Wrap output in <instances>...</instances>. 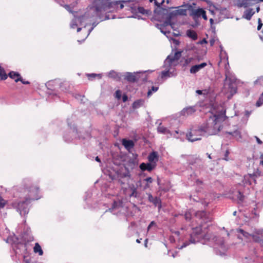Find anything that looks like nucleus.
<instances>
[{"label":"nucleus","mask_w":263,"mask_h":263,"mask_svg":"<svg viewBox=\"0 0 263 263\" xmlns=\"http://www.w3.org/2000/svg\"><path fill=\"white\" fill-rule=\"evenodd\" d=\"M126 10H130L133 13H134L136 12V7L134 3V1L133 0V2L130 4H126Z\"/></svg>","instance_id":"obj_37"},{"label":"nucleus","mask_w":263,"mask_h":263,"mask_svg":"<svg viewBox=\"0 0 263 263\" xmlns=\"http://www.w3.org/2000/svg\"><path fill=\"white\" fill-rule=\"evenodd\" d=\"M157 132L158 133L167 135L168 137L173 136L176 138H178L176 135V134H179V130H175V132L174 133H173L170 131V130L168 128L162 125L161 123H160V124L158 126Z\"/></svg>","instance_id":"obj_12"},{"label":"nucleus","mask_w":263,"mask_h":263,"mask_svg":"<svg viewBox=\"0 0 263 263\" xmlns=\"http://www.w3.org/2000/svg\"><path fill=\"white\" fill-rule=\"evenodd\" d=\"M137 11L138 13H141L142 14H148V11L147 10H145L142 7H138L137 8Z\"/></svg>","instance_id":"obj_46"},{"label":"nucleus","mask_w":263,"mask_h":263,"mask_svg":"<svg viewBox=\"0 0 263 263\" xmlns=\"http://www.w3.org/2000/svg\"><path fill=\"white\" fill-rule=\"evenodd\" d=\"M186 35L193 41H196L198 39L197 33L192 29H189L186 31Z\"/></svg>","instance_id":"obj_32"},{"label":"nucleus","mask_w":263,"mask_h":263,"mask_svg":"<svg viewBox=\"0 0 263 263\" xmlns=\"http://www.w3.org/2000/svg\"><path fill=\"white\" fill-rule=\"evenodd\" d=\"M148 160L150 163L156 164V162L158 160V155L157 152H153L151 153L148 156Z\"/></svg>","instance_id":"obj_27"},{"label":"nucleus","mask_w":263,"mask_h":263,"mask_svg":"<svg viewBox=\"0 0 263 263\" xmlns=\"http://www.w3.org/2000/svg\"><path fill=\"white\" fill-rule=\"evenodd\" d=\"M121 91L119 90H118L116 91V97L118 99H120L121 98Z\"/></svg>","instance_id":"obj_60"},{"label":"nucleus","mask_w":263,"mask_h":263,"mask_svg":"<svg viewBox=\"0 0 263 263\" xmlns=\"http://www.w3.org/2000/svg\"><path fill=\"white\" fill-rule=\"evenodd\" d=\"M176 65V63H174L170 60V57H167L164 61L163 66L165 68V70L169 69V70L172 71L173 69L175 70V67Z\"/></svg>","instance_id":"obj_18"},{"label":"nucleus","mask_w":263,"mask_h":263,"mask_svg":"<svg viewBox=\"0 0 263 263\" xmlns=\"http://www.w3.org/2000/svg\"><path fill=\"white\" fill-rule=\"evenodd\" d=\"M68 125L69 126V129L67 133H65L63 136V138L65 141L67 142H71L74 138H76L77 136L79 139H85V137H82L78 135V131L76 127L74 125L72 127L68 123Z\"/></svg>","instance_id":"obj_10"},{"label":"nucleus","mask_w":263,"mask_h":263,"mask_svg":"<svg viewBox=\"0 0 263 263\" xmlns=\"http://www.w3.org/2000/svg\"><path fill=\"white\" fill-rule=\"evenodd\" d=\"M122 144L128 151H129L130 149L133 148L134 146V142L131 140L123 139L122 141Z\"/></svg>","instance_id":"obj_29"},{"label":"nucleus","mask_w":263,"mask_h":263,"mask_svg":"<svg viewBox=\"0 0 263 263\" xmlns=\"http://www.w3.org/2000/svg\"><path fill=\"white\" fill-rule=\"evenodd\" d=\"M181 55V51H176L174 53V54H170L167 57H170V60L172 61L174 63H176L177 64V62L178 60L180 59Z\"/></svg>","instance_id":"obj_31"},{"label":"nucleus","mask_w":263,"mask_h":263,"mask_svg":"<svg viewBox=\"0 0 263 263\" xmlns=\"http://www.w3.org/2000/svg\"><path fill=\"white\" fill-rule=\"evenodd\" d=\"M92 196V193L90 191H88L85 193V196L84 198V200L85 201L89 200V199L91 198Z\"/></svg>","instance_id":"obj_52"},{"label":"nucleus","mask_w":263,"mask_h":263,"mask_svg":"<svg viewBox=\"0 0 263 263\" xmlns=\"http://www.w3.org/2000/svg\"><path fill=\"white\" fill-rule=\"evenodd\" d=\"M220 57L222 58V57H223L224 58H226V60L227 61V65H226V67H225V68H226V72H225L226 79H225V80H227L229 78V71L227 69V66H229V62H228V56L226 51H224L223 50V47L221 45L220 46Z\"/></svg>","instance_id":"obj_23"},{"label":"nucleus","mask_w":263,"mask_h":263,"mask_svg":"<svg viewBox=\"0 0 263 263\" xmlns=\"http://www.w3.org/2000/svg\"><path fill=\"white\" fill-rule=\"evenodd\" d=\"M263 104V92L261 94L258 100L256 103V106L260 107Z\"/></svg>","instance_id":"obj_48"},{"label":"nucleus","mask_w":263,"mask_h":263,"mask_svg":"<svg viewBox=\"0 0 263 263\" xmlns=\"http://www.w3.org/2000/svg\"><path fill=\"white\" fill-rule=\"evenodd\" d=\"M254 138L256 139V142H257L258 144H262V141L257 136H255Z\"/></svg>","instance_id":"obj_61"},{"label":"nucleus","mask_w":263,"mask_h":263,"mask_svg":"<svg viewBox=\"0 0 263 263\" xmlns=\"http://www.w3.org/2000/svg\"><path fill=\"white\" fill-rule=\"evenodd\" d=\"M196 111L195 107L194 106L187 107L183 108L180 112V114L182 116H189L192 115Z\"/></svg>","instance_id":"obj_25"},{"label":"nucleus","mask_w":263,"mask_h":263,"mask_svg":"<svg viewBox=\"0 0 263 263\" xmlns=\"http://www.w3.org/2000/svg\"><path fill=\"white\" fill-rule=\"evenodd\" d=\"M248 119L247 117H245L244 116L241 119V122L243 124L246 125L248 122Z\"/></svg>","instance_id":"obj_58"},{"label":"nucleus","mask_w":263,"mask_h":263,"mask_svg":"<svg viewBox=\"0 0 263 263\" xmlns=\"http://www.w3.org/2000/svg\"><path fill=\"white\" fill-rule=\"evenodd\" d=\"M117 176L118 181L121 185L128 184L131 179L130 172L122 167L117 171Z\"/></svg>","instance_id":"obj_9"},{"label":"nucleus","mask_w":263,"mask_h":263,"mask_svg":"<svg viewBox=\"0 0 263 263\" xmlns=\"http://www.w3.org/2000/svg\"><path fill=\"white\" fill-rule=\"evenodd\" d=\"M177 76V73L175 70L173 69L172 71L164 70L161 72L160 77L162 79H166L168 78L175 77Z\"/></svg>","instance_id":"obj_20"},{"label":"nucleus","mask_w":263,"mask_h":263,"mask_svg":"<svg viewBox=\"0 0 263 263\" xmlns=\"http://www.w3.org/2000/svg\"><path fill=\"white\" fill-rule=\"evenodd\" d=\"M7 201L4 199L2 197H0V210L3 209L6 205Z\"/></svg>","instance_id":"obj_50"},{"label":"nucleus","mask_w":263,"mask_h":263,"mask_svg":"<svg viewBox=\"0 0 263 263\" xmlns=\"http://www.w3.org/2000/svg\"><path fill=\"white\" fill-rule=\"evenodd\" d=\"M256 175L253 174H248L244 176L245 183L251 185L252 183H256Z\"/></svg>","instance_id":"obj_24"},{"label":"nucleus","mask_w":263,"mask_h":263,"mask_svg":"<svg viewBox=\"0 0 263 263\" xmlns=\"http://www.w3.org/2000/svg\"><path fill=\"white\" fill-rule=\"evenodd\" d=\"M156 166V164L150 163L149 162L146 163L142 162L140 164L139 168L142 171H147L148 172H151L154 169Z\"/></svg>","instance_id":"obj_19"},{"label":"nucleus","mask_w":263,"mask_h":263,"mask_svg":"<svg viewBox=\"0 0 263 263\" xmlns=\"http://www.w3.org/2000/svg\"><path fill=\"white\" fill-rule=\"evenodd\" d=\"M139 73L140 72L134 73L126 72L122 73V77H124V79L128 82L134 83L138 81L139 78L137 77L136 74Z\"/></svg>","instance_id":"obj_14"},{"label":"nucleus","mask_w":263,"mask_h":263,"mask_svg":"<svg viewBox=\"0 0 263 263\" xmlns=\"http://www.w3.org/2000/svg\"><path fill=\"white\" fill-rule=\"evenodd\" d=\"M144 100L143 99H138L134 101L132 104L134 109H137L144 105Z\"/></svg>","instance_id":"obj_33"},{"label":"nucleus","mask_w":263,"mask_h":263,"mask_svg":"<svg viewBox=\"0 0 263 263\" xmlns=\"http://www.w3.org/2000/svg\"><path fill=\"white\" fill-rule=\"evenodd\" d=\"M252 214H253L256 217H259V214L257 212L256 210L254 209L252 211Z\"/></svg>","instance_id":"obj_63"},{"label":"nucleus","mask_w":263,"mask_h":263,"mask_svg":"<svg viewBox=\"0 0 263 263\" xmlns=\"http://www.w3.org/2000/svg\"><path fill=\"white\" fill-rule=\"evenodd\" d=\"M56 83V81H49L46 84V86L48 89L52 90L53 89L52 86H53Z\"/></svg>","instance_id":"obj_43"},{"label":"nucleus","mask_w":263,"mask_h":263,"mask_svg":"<svg viewBox=\"0 0 263 263\" xmlns=\"http://www.w3.org/2000/svg\"><path fill=\"white\" fill-rule=\"evenodd\" d=\"M66 10H67L68 12H69L70 13H71L73 14V16H74V18H75L76 17L77 18H78L79 16H77L76 15V14L77 13L76 12H74V11H72L71 9V8L70 7L69 5H64L63 6Z\"/></svg>","instance_id":"obj_45"},{"label":"nucleus","mask_w":263,"mask_h":263,"mask_svg":"<svg viewBox=\"0 0 263 263\" xmlns=\"http://www.w3.org/2000/svg\"><path fill=\"white\" fill-rule=\"evenodd\" d=\"M128 17L129 18H137L138 20H143V17H141V16H140V15L139 14H133V15L130 16H128Z\"/></svg>","instance_id":"obj_55"},{"label":"nucleus","mask_w":263,"mask_h":263,"mask_svg":"<svg viewBox=\"0 0 263 263\" xmlns=\"http://www.w3.org/2000/svg\"><path fill=\"white\" fill-rule=\"evenodd\" d=\"M108 77L113 79L114 80L120 81L122 78V73L118 72L115 70H110L109 72L107 73Z\"/></svg>","instance_id":"obj_22"},{"label":"nucleus","mask_w":263,"mask_h":263,"mask_svg":"<svg viewBox=\"0 0 263 263\" xmlns=\"http://www.w3.org/2000/svg\"><path fill=\"white\" fill-rule=\"evenodd\" d=\"M129 187L132 192L131 193H130L129 194V196L136 198L138 196L137 188L135 187V186L134 184H132V185H129Z\"/></svg>","instance_id":"obj_35"},{"label":"nucleus","mask_w":263,"mask_h":263,"mask_svg":"<svg viewBox=\"0 0 263 263\" xmlns=\"http://www.w3.org/2000/svg\"><path fill=\"white\" fill-rule=\"evenodd\" d=\"M176 11L177 13V15H186V12H187L186 9L179 8L178 10H176Z\"/></svg>","instance_id":"obj_42"},{"label":"nucleus","mask_w":263,"mask_h":263,"mask_svg":"<svg viewBox=\"0 0 263 263\" xmlns=\"http://www.w3.org/2000/svg\"><path fill=\"white\" fill-rule=\"evenodd\" d=\"M255 12L253 9H248L244 11L242 17L249 21L251 19L252 16L254 14Z\"/></svg>","instance_id":"obj_28"},{"label":"nucleus","mask_w":263,"mask_h":263,"mask_svg":"<svg viewBox=\"0 0 263 263\" xmlns=\"http://www.w3.org/2000/svg\"><path fill=\"white\" fill-rule=\"evenodd\" d=\"M201 16H202L204 20H208V17L206 15V12L204 10H203Z\"/></svg>","instance_id":"obj_59"},{"label":"nucleus","mask_w":263,"mask_h":263,"mask_svg":"<svg viewBox=\"0 0 263 263\" xmlns=\"http://www.w3.org/2000/svg\"><path fill=\"white\" fill-rule=\"evenodd\" d=\"M251 114V111L248 110L245 111V115L244 116L245 117H247V119H249V117Z\"/></svg>","instance_id":"obj_64"},{"label":"nucleus","mask_w":263,"mask_h":263,"mask_svg":"<svg viewBox=\"0 0 263 263\" xmlns=\"http://www.w3.org/2000/svg\"><path fill=\"white\" fill-rule=\"evenodd\" d=\"M252 238L253 241L258 243L261 247H263V239H262L259 236L256 235H252Z\"/></svg>","instance_id":"obj_34"},{"label":"nucleus","mask_w":263,"mask_h":263,"mask_svg":"<svg viewBox=\"0 0 263 263\" xmlns=\"http://www.w3.org/2000/svg\"><path fill=\"white\" fill-rule=\"evenodd\" d=\"M207 65V64L205 62L202 63L200 64L195 65L191 67L190 69V72L191 73H196L198 72L200 69L204 68Z\"/></svg>","instance_id":"obj_26"},{"label":"nucleus","mask_w":263,"mask_h":263,"mask_svg":"<svg viewBox=\"0 0 263 263\" xmlns=\"http://www.w3.org/2000/svg\"><path fill=\"white\" fill-rule=\"evenodd\" d=\"M15 81L16 82L21 81L24 84H29L30 83V82L29 81L24 80L21 77L20 78H17L16 79H15Z\"/></svg>","instance_id":"obj_53"},{"label":"nucleus","mask_w":263,"mask_h":263,"mask_svg":"<svg viewBox=\"0 0 263 263\" xmlns=\"http://www.w3.org/2000/svg\"><path fill=\"white\" fill-rule=\"evenodd\" d=\"M16 190V195L20 199L12 202L11 205L21 216H25L29 213L31 201L42 197L40 187L32 179L26 178Z\"/></svg>","instance_id":"obj_1"},{"label":"nucleus","mask_w":263,"mask_h":263,"mask_svg":"<svg viewBox=\"0 0 263 263\" xmlns=\"http://www.w3.org/2000/svg\"><path fill=\"white\" fill-rule=\"evenodd\" d=\"M263 82V77H260L258 78L256 80L254 81L255 84H257L259 83L260 84H261V82Z\"/></svg>","instance_id":"obj_57"},{"label":"nucleus","mask_w":263,"mask_h":263,"mask_svg":"<svg viewBox=\"0 0 263 263\" xmlns=\"http://www.w3.org/2000/svg\"><path fill=\"white\" fill-rule=\"evenodd\" d=\"M154 13L156 17L159 16L165 19V24L166 25H172V19L177 15L176 10L170 12L168 9L159 6L154 10Z\"/></svg>","instance_id":"obj_8"},{"label":"nucleus","mask_w":263,"mask_h":263,"mask_svg":"<svg viewBox=\"0 0 263 263\" xmlns=\"http://www.w3.org/2000/svg\"><path fill=\"white\" fill-rule=\"evenodd\" d=\"M204 239L214 243V250L217 255L221 256L226 255L228 247L224 244L223 237L214 235L210 236V234H206L204 236Z\"/></svg>","instance_id":"obj_7"},{"label":"nucleus","mask_w":263,"mask_h":263,"mask_svg":"<svg viewBox=\"0 0 263 263\" xmlns=\"http://www.w3.org/2000/svg\"><path fill=\"white\" fill-rule=\"evenodd\" d=\"M189 10L190 11V15L191 16L194 20H196L201 17L202 12L203 10L202 8H198L197 9H195L192 8V7L190 5L189 6Z\"/></svg>","instance_id":"obj_16"},{"label":"nucleus","mask_w":263,"mask_h":263,"mask_svg":"<svg viewBox=\"0 0 263 263\" xmlns=\"http://www.w3.org/2000/svg\"><path fill=\"white\" fill-rule=\"evenodd\" d=\"M123 208V202L120 200L114 201L112 206L109 209V210L114 214H118L119 212H121Z\"/></svg>","instance_id":"obj_13"},{"label":"nucleus","mask_w":263,"mask_h":263,"mask_svg":"<svg viewBox=\"0 0 263 263\" xmlns=\"http://www.w3.org/2000/svg\"><path fill=\"white\" fill-rule=\"evenodd\" d=\"M95 6V1L93 2L92 6H88L87 8L85 13L79 16L78 18L76 17L72 20L70 26L72 29H74L78 26V23L81 26H83L84 29H86V27L89 25H91V27L88 29L86 32L87 33L83 41H84L90 34V32L93 30L96 26L99 23V22L96 21V18H99L100 21L101 20L99 16L93 15L92 14H88V11L90 10V8Z\"/></svg>","instance_id":"obj_5"},{"label":"nucleus","mask_w":263,"mask_h":263,"mask_svg":"<svg viewBox=\"0 0 263 263\" xmlns=\"http://www.w3.org/2000/svg\"><path fill=\"white\" fill-rule=\"evenodd\" d=\"M6 241L11 243L13 250L16 254L20 253L23 254V261L25 263H30V258L27 255L26 243L18 242V239L15 235L9 236Z\"/></svg>","instance_id":"obj_6"},{"label":"nucleus","mask_w":263,"mask_h":263,"mask_svg":"<svg viewBox=\"0 0 263 263\" xmlns=\"http://www.w3.org/2000/svg\"><path fill=\"white\" fill-rule=\"evenodd\" d=\"M7 77L8 76L6 74L4 69L0 66V79L2 80H5L7 78Z\"/></svg>","instance_id":"obj_40"},{"label":"nucleus","mask_w":263,"mask_h":263,"mask_svg":"<svg viewBox=\"0 0 263 263\" xmlns=\"http://www.w3.org/2000/svg\"><path fill=\"white\" fill-rule=\"evenodd\" d=\"M147 195L148 201L152 203L155 206H157L160 210L162 207L160 198L158 197H154L151 193H147Z\"/></svg>","instance_id":"obj_15"},{"label":"nucleus","mask_w":263,"mask_h":263,"mask_svg":"<svg viewBox=\"0 0 263 263\" xmlns=\"http://www.w3.org/2000/svg\"><path fill=\"white\" fill-rule=\"evenodd\" d=\"M159 89V87L158 86H153L151 88V89H150L148 92H147V96L149 97L150 96H151L153 92H156Z\"/></svg>","instance_id":"obj_44"},{"label":"nucleus","mask_w":263,"mask_h":263,"mask_svg":"<svg viewBox=\"0 0 263 263\" xmlns=\"http://www.w3.org/2000/svg\"><path fill=\"white\" fill-rule=\"evenodd\" d=\"M87 76L88 77L89 80H91V79L95 78L96 77H98L99 79H101L102 78V74L88 73L87 74Z\"/></svg>","instance_id":"obj_47"},{"label":"nucleus","mask_w":263,"mask_h":263,"mask_svg":"<svg viewBox=\"0 0 263 263\" xmlns=\"http://www.w3.org/2000/svg\"><path fill=\"white\" fill-rule=\"evenodd\" d=\"M157 228H158V226H157V223L154 221H152L150 222V223L148 226L147 230V231H149L151 230V229L152 228V229H154V230L155 231H156Z\"/></svg>","instance_id":"obj_41"},{"label":"nucleus","mask_w":263,"mask_h":263,"mask_svg":"<svg viewBox=\"0 0 263 263\" xmlns=\"http://www.w3.org/2000/svg\"><path fill=\"white\" fill-rule=\"evenodd\" d=\"M193 214L195 217L200 220V226L192 229V232L186 236L182 245H178V249H182L191 243H195L200 241L203 237V234L202 231L201 226L203 223L210 222L212 219V216L210 213H207L204 211H199L194 212V210H189L184 214V218L186 221H190Z\"/></svg>","instance_id":"obj_3"},{"label":"nucleus","mask_w":263,"mask_h":263,"mask_svg":"<svg viewBox=\"0 0 263 263\" xmlns=\"http://www.w3.org/2000/svg\"><path fill=\"white\" fill-rule=\"evenodd\" d=\"M225 112H211L206 122L193 129L186 134L187 139L192 142L201 139V136H208L217 134L221 129V122L225 120Z\"/></svg>","instance_id":"obj_2"},{"label":"nucleus","mask_w":263,"mask_h":263,"mask_svg":"<svg viewBox=\"0 0 263 263\" xmlns=\"http://www.w3.org/2000/svg\"><path fill=\"white\" fill-rule=\"evenodd\" d=\"M133 0L128 1H116L111 2V0H95V6L90 8L89 14H92L99 17L101 21L114 19L115 18L113 15L109 16L108 12L113 11L117 9L119 6L120 9H123L126 4H130Z\"/></svg>","instance_id":"obj_4"},{"label":"nucleus","mask_w":263,"mask_h":263,"mask_svg":"<svg viewBox=\"0 0 263 263\" xmlns=\"http://www.w3.org/2000/svg\"><path fill=\"white\" fill-rule=\"evenodd\" d=\"M262 23L261 20L260 18H258V26H257V30H260L262 27Z\"/></svg>","instance_id":"obj_54"},{"label":"nucleus","mask_w":263,"mask_h":263,"mask_svg":"<svg viewBox=\"0 0 263 263\" xmlns=\"http://www.w3.org/2000/svg\"><path fill=\"white\" fill-rule=\"evenodd\" d=\"M144 181H146L148 184L152 183L153 182V179L151 177H147L143 180Z\"/></svg>","instance_id":"obj_56"},{"label":"nucleus","mask_w":263,"mask_h":263,"mask_svg":"<svg viewBox=\"0 0 263 263\" xmlns=\"http://www.w3.org/2000/svg\"><path fill=\"white\" fill-rule=\"evenodd\" d=\"M225 137L226 138H231L233 137L234 138L236 139L237 140H239L241 139V132L239 130H235L233 132H227L225 133Z\"/></svg>","instance_id":"obj_21"},{"label":"nucleus","mask_w":263,"mask_h":263,"mask_svg":"<svg viewBox=\"0 0 263 263\" xmlns=\"http://www.w3.org/2000/svg\"><path fill=\"white\" fill-rule=\"evenodd\" d=\"M34 252L35 253H38L39 255L41 256L43 254V251L40 245L37 243H35V246L33 248Z\"/></svg>","instance_id":"obj_36"},{"label":"nucleus","mask_w":263,"mask_h":263,"mask_svg":"<svg viewBox=\"0 0 263 263\" xmlns=\"http://www.w3.org/2000/svg\"><path fill=\"white\" fill-rule=\"evenodd\" d=\"M237 232L240 233L242 235V236H243L246 239H249L250 237H252V235L241 229H238Z\"/></svg>","instance_id":"obj_38"},{"label":"nucleus","mask_w":263,"mask_h":263,"mask_svg":"<svg viewBox=\"0 0 263 263\" xmlns=\"http://www.w3.org/2000/svg\"><path fill=\"white\" fill-rule=\"evenodd\" d=\"M230 91L232 95L236 93L237 88L236 87L233 86L232 84H230L229 86Z\"/></svg>","instance_id":"obj_49"},{"label":"nucleus","mask_w":263,"mask_h":263,"mask_svg":"<svg viewBox=\"0 0 263 263\" xmlns=\"http://www.w3.org/2000/svg\"><path fill=\"white\" fill-rule=\"evenodd\" d=\"M236 196H237V198L238 200L239 201L242 202L243 200V199H244V196L240 191H238L237 192Z\"/></svg>","instance_id":"obj_51"},{"label":"nucleus","mask_w":263,"mask_h":263,"mask_svg":"<svg viewBox=\"0 0 263 263\" xmlns=\"http://www.w3.org/2000/svg\"><path fill=\"white\" fill-rule=\"evenodd\" d=\"M132 158H130L122 167L124 168H126L130 173L131 171L137 166L138 164L137 157L138 155L134 153H132Z\"/></svg>","instance_id":"obj_11"},{"label":"nucleus","mask_w":263,"mask_h":263,"mask_svg":"<svg viewBox=\"0 0 263 263\" xmlns=\"http://www.w3.org/2000/svg\"><path fill=\"white\" fill-rule=\"evenodd\" d=\"M156 27L160 30V31L163 33L164 34V35H165L166 36H167V34H170V31H166L165 29V27L166 26H167V25H165V21L164 22V23L162 24H157L155 25Z\"/></svg>","instance_id":"obj_30"},{"label":"nucleus","mask_w":263,"mask_h":263,"mask_svg":"<svg viewBox=\"0 0 263 263\" xmlns=\"http://www.w3.org/2000/svg\"><path fill=\"white\" fill-rule=\"evenodd\" d=\"M8 76L10 78L13 79L14 80L21 77L18 72L14 71H10L9 73Z\"/></svg>","instance_id":"obj_39"},{"label":"nucleus","mask_w":263,"mask_h":263,"mask_svg":"<svg viewBox=\"0 0 263 263\" xmlns=\"http://www.w3.org/2000/svg\"><path fill=\"white\" fill-rule=\"evenodd\" d=\"M257 3H258L257 0H238L237 5L239 8H247Z\"/></svg>","instance_id":"obj_17"},{"label":"nucleus","mask_w":263,"mask_h":263,"mask_svg":"<svg viewBox=\"0 0 263 263\" xmlns=\"http://www.w3.org/2000/svg\"><path fill=\"white\" fill-rule=\"evenodd\" d=\"M205 43H207V41L205 39H203L202 40L199 41L197 43L198 44H200V45H202L203 44H205Z\"/></svg>","instance_id":"obj_62"}]
</instances>
